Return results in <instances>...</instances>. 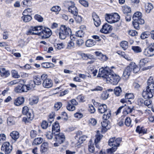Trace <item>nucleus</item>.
Returning <instances> with one entry per match:
<instances>
[{
    "mask_svg": "<svg viewBox=\"0 0 154 154\" xmlns=\"http://www.w3.org/2000/svg\"><path fill=\"white\" fill-rule=\"evenodd\" d=\"M120 17L117 13L106 14V21L109 23H112L117 22L120 20Z\"/></svg>",
    "mask_w": 154,
    "mask_h": 154,
    "instance_id": "39448f33",
    "label": "nucleus"
},
{
    "mask_svg": "<svg viewBox=\"0 0 154 154\" xmlns=\"http://www.w3.org/2000/svg\"><path fill=\"white\" fill-rule=\"evenodd\" d=\"M74 43L73 41L72 40L69 41L67 44V48L68 49H71L74 48Z\"/></svg>",
    "mask_w": 154,
    "mask_h": 154,
    "instance_id": "e2e57ef3",
    "label": "nucleus"
},
{
    "mask_svg": "<svg viewBox=\"0 0 154 154\" xmlns=\"http://www.w3.org/2000/svg\"><path fill=\"white\" fill-rule=\"evenodd\" d=\"M11 73L12 76L14 78L17 79L20 77V75L18 74L17 71L15 70H12Z\"/></svg>",
    "mask_w": 154,
    "mask_h": 154,
    "instance_id": "a19ab883",
    "label": "nucleus"
},
{
    "mask_svg": "<svg viewBox=\"0 0 154 154\" xmlns=\"http://www.w3.org/2000/svg\"><path fill=\"white\" fill-rule=\"evenodd\" d=\"M133 24L134 26V28L137 29H139V24H141L140 23V21H134L133 22Z\"/></svg>",
    "mask_w": 154,
    "mask_h": 154,
    "instance_id": "0e129e2a",
    "label": "nucleus"
},
{
    "mask_svg": "<svg viewBox=\"0 0 154 154\" xmlns=\"http://www.w3.org/2000/svg\"><path fill=\"white\" fill-rule=\"evenodd\" d=\"M147 84L148 86L146 88L154 91V80L152 77H150L147 80Z\"/></svg>",
    "mask_w": 154,
    "mask_h": 154,
    "instance_id": "f3484780",
    "label": "nucleus"
},
{
    "mask_svg": "<svg viewBox=\"0 0 154 154\" xmlns=\"http://www.w3.org/2000/svg\"><path fill=\"white\" fill-rule=\"evenodd\" d=\"M71 29L65 25L61 26L59 32V35L61 39H64L71 33Z\"/></svg>",
    "mask_w": 154,
    "mask_h": 154,
    "instance_id": "7ed1b4c3",
    "label": "nucleus"
},
{
    "mask_svg": "<svg viewBox=\"0 0 154 154\" xmlns=\"http://www.w3.org/2000/svg\"><path fill=\"white\" fill-rule=\"evenodd\" d=\"M131 12V8L128 6H125L123 10V13L125 14H130Z\"/></svg>",
    "mask_w": 154,
    "mask_h": 154,
    "instance_id": "de8ad7c7",
    "label": "nucleus"
},
{
    "mask_svg": "<svg viewBox=\"0 0 154 154\" xmlns=\"http://www.w3.org/2000/svg\"><path fill=\"white\" fill-rule=\"evenodd\" d=\"M132 110L129 107H126L123 111L124 114L125 115L127 114L132 112Z\"/></svg>",
    "mask_w": 154,
    "mask_h": 154,
    "instance_id": "6e6d98bb",
    "label": "nucleus"
},
{
    "mask_svg": "<svg viewBox=\"0 0 154 154\" xmlns=\"http://www.w3.org/2000/svg\"><path fill=\"white\" fill-rule=\"evenodd\" d=\"M80 29H82L81 30H79L76 32V35L77 36L79 37H82L85 34V30L86 29V27L84 25H82L80 27Z\"/></svg>",
    "mask_w": 154,
    "mask_h": 154,
    "instance_id": "412c9836",
    "label": "nucleus"
},
{
    "mask_svg": "<svg viewBox=\"0 0 154 154\" xmlns=\"http://www.w3.org/2000/svg\"><path fill=\"white\" fill-rule=\"evenodd\" d=\"M48 148V144L47 142H44L41 146V151L44 152L47 151Z\"/></svg>",
    "mask_w": 154,
    "mask_h": 154,
    "instance_id": "7c9ffc66",
    "label": "nucleus"
},
{
    "mask_svg": "<svg viewBox=\"0 0 154 154\" xmlns=\"http://www.w3.org/2000/svg\"><path fill=\"white\" fill-rule=\"evenodd\" d=\"M97 77L106 78V67H102L99 69Z\"/></svg>",
    "mask_w": 154,
    "mask_h": 154,
    "instance_id": "aec40b11",
    "label": "nucleus"
},
{
    "mask_svg": "<svg viewBox=\"0 0 154 154\" xmlns=\"http://www.w3.org/2000/svg\"><path fill=\"white\" fill-rule=\"evenodd\" d=\"M0 73L1 76L4 78L8 77L10 75L9 71L6 70L4 68H2L0 69Z\"/></svg>",
    "mask_w": 154,
    "mask_h": 154,
    "instance_id": "b1692460",
    "label": "nucleus"
},
{
    "mask_svg": "<svg viewBox=\"0 0 154 154\" xmlns=\"http://www.w3.org/2000/svg\"><path fill=\"white\" fill-rule=\"evenodd\" d=\"M60 128L59 123L57 122H55L53 124L52 131L53 133H58L60 131Z\"/></svg>",
    "mask_w": 154,
    "mask_h": 154,
    "instance_id": "a878e982",
    "label": "nucleus"
},
{
    "mask_svg": "<svg viewBox=\"0 0 154 154\" xmlns=\"http://www.w3.org/2000/svg\"><path fill=\"white\" fill-rule=\"evenodd\" d=\"M55 140L59 144H60L64 142L65 139V137L62 133H59L58 134H55Z\"/></svg>",
    "mask_w": 154,
    "mask_h": 154,
    "instance_id": "4468645a",
    "label": "nucleus"
},
{
    "mask_svg": "<svg viewBox=\"0 0 154 154\" xmlns=\"http://www.w3.org/2000/svg\"><path fill=\"white\" fill-rule=\"evenodd\" d=\"M152 103V100L149 99H148L144 101V104L149 108L151 106Z\"/></svg>",
    "mask_w": 154,
    "mask_h": 154,
    "instance_id": "13d9d810",
    "label": "nucleus"
},
{
    "mask_svg": "<svg viewBox=\"0 0 154 154\" xmlns=\"http://www.w3.org/2000/svg\"><path fill=\"white\" fill-rule=\"evenodd\" d=\"M131 123V120L129 117H127L125 121V124L127 126H130Z\"/></svg>",
    "mask_w": 154,
    "mask_h": 154,
    "instance_id": "338daca9",
    "label": "nucleus"
},
{
    "mask_svg": "<svg viewBox=\"0 0 154 154\" xmlns=\"http://www.w3.org/2000/svg\"><path fill=\"white\" fill-rule=\"evenodd\" d=\"M53 134L55 135V133H53L52 131L51 132L50 131H47L45 132V135L48 139H51L53 137Z\"/></svg>",
    "mask_w": 154,
    "mask_h": 154,
    "instance_id": "4c0bfd02",
    "label": "nucleus"
},
{
    "mask_svg": "<svg viewBox=\"0 0 154 154\" xmlns=\"http://www.w3.org/2000/svg\"><path fill=\"white\" fill-rule=\"evenodd\" d=\"M86 138V136L85 135H83L81 137H79V140H78L77 146H78L82 143L83 141L85 140Z\"/></svg>",
    "mask_w": 154,
    "mask_h": 154,
    "instance_id": "473e14b6",
    "label": "nucleus"
},
{
    "mask_svg": "<svg viewBox=\"0 0 154 154\" xmlns=\"http://www.w3.org/2000/svg\"><path fill=\"white\" fill-rule=\"evenodd\" d=\"M32 17L29 15L23 16L21 17L22 19L25 22H28L30 21L32 19Z\"/></svg>",
    "mask_w": 154,
    "mask_h": 154,
    "instance_id": "c03bdc74",
    "label": "nucleus"
},
{
    "mask_svg": "<svg viewBox=\"0 0 154 154\" xmlns=\"http://www.w3.org/2000/svg\"><path fill=\"white\" fill-rule=\"evenodd\" d=\"M117 149L116 147L112 146V148L108 149L106 150V152L108 153L111 154L113 152H115Z\"/></svg>",
    "mask_w": 154,
    "mask_h": 154,
    "instance_id": "bf43d9fd",
    "label": "nucleus"
},
{
    "mask_svg": "<svg viewBox=\"0 0 154 154\" xmlns=\"http://www.w3.org/2000/svg\"><path fill=\"white\" fill-rule=\"evenodd\" d=\"M68 9L69 12L73 16L78 14V10L75 6V4L73 2L71 1L69 3Z\"/></svg>",
    "mask_w": 154,
    "mask_h": 154,
    "instance_id": "1a4fd4ad",
    "label": "nucleus"
},
{
    "mask_svg": "<svg viewBox=\"0 0 154 154\" xmlns=\"http://www.w3.org/2000/svg\"><path fill=\"white\" fill-rule=\"evenodd\" d=\"M122 141V138H118L116 139L115 137L110 138L108 142V145L110 146L116 147L119 146Z\"/></svg>",
    "mask_w": 154,
    "mask_h": 154,
    "instance_id": "0eeeda50",
    "label": "nucleus"
},
{
    "mask_svg": "<svg viewBox=\"0 0 154 154\" xmlns=\"http://www.w3.org/2000/svg\"><path fill=\"white\" fill-rule=\"evenodd\" d=\"M103 137V136L99 133V131H97V134L95 135V139L94 140V142L99 143Z\"/></svg>",
    "mask_w": 154,
    "mask_h": 154,
    "instance_id": "72a5a7b5",
    "label": "nucleus"
},
{
    "mask_svg": "<svg viewBox=\"0 0 154 154\" xmlns=\"http://www.w3.org/2000/svg\"><path fill=\"white\" fill-rule=\"evenodd\" d=\"M120 79V78L118 75L115 74L109 68L106 66V83L116 85L118 84Z\"/></svg>",
    "mask_w": 154,
    "mask_h": 154,
    "instance_id": "f03ea898",
    "label": "nucleus"
},
{
    "mask_svg": "<svg viewBox=\"0 0 154 154\" xmlns=\"http://www.w3.org/2000/svg\"><path fill=\"white\" fill-rule=\"evenodd\" d=\"M79 3L85 7H88V2L85 0H79Z\"/></svg>",
    "mask_w": 154,
    "mask_h": 154,
    "instance_id": "774afa93",
    "label": "nucleus"
},
{
    "mask_svg": "<svg viewBox=\"0 0 154 154\" xmlns=\"http://www.w3.org/2000/svg\"><path fill=\"white\" fill-rule=\"evenodd\" d=\"M111 111L109 110H108L109 113L106 115V130L109 129L111 128L110 123L112 121L111 118L110 117L111 115Z\"/></svg>",
    "mask_w": 154,
    "mask_h": 154,
    "instance_id": "4be33fe9",
    "label": "nucleus"
},
{
    "mask_svg": "<svg viewBox=\"0 0 154 154\" xmlns=\"http://www.w3.org/2000/svg\"><path fill=\"white\" fill-rule=\"evenodd\" d=\"M24 101V99L23 97H19L14 100V103L15 105L19 106L23 103Z\"/></svg>",
    "mask_w": 154,
    "mask_h": 154,
    "instance_id": "393cba45",
    "label": "nucleus"
},
{
    "mask_svg": "<svg viewBox=\"0 0 154 154\" xmlns=\"http://www.w3.org/2000/svg\"><path fill=\"white\" fill-rule=\"evenodd\" d=\"M153 6L151 3H147L145 5V9L146 12L149 13L153 9Z\"/></svg>",
    "mask_w": 154,
    "mask_h": 154,
    "instance_id": "c756f323",
    "label": "nucleus"
},
{
    "mask_svg": "<svg viewBox=\"0 0 154 154\" xmlns=\"http://www.w3.org/2000/svg\"><path fill=\"white\" fill-rule=\"evenodd\" d=\"M38 35L41 36L42 38H49L52 34V32L51 29L48 28H44L42 29L39 33H38Z\"/></svg>",
    "mask_w": 154,
    "mask_h": 154,
    "instance_id": "423d86ee",
    "label": "nucleus"
},
{
    "mask_svg": "<svg viewBox=\"0 0 154 154\" xmlns=\"http://www.w3.org/2000/svg\"><path fill=\"white\" fill-rule=\"evenodd\" d=\"M104 106H106V105L105 104H103L101 105H100L99 106L98 110L99 112L102 114L106 112V108Z\"/></svg>",
    "mask_w": 154,
    "mask_h": 154,
    "instance_id": "37998d69",
    "label": "nucleus"
},
{
    "mask_svg": "<svg viewBox=\"0 0 154 154\" xmlns=\"http://www.w3.org/2000/svg\"><path fill=\"white\" fill-rule=\"evenodd\" d=\"M150 33L148 32H143L140 35V37L142 39H145L147 38L149 35Z\"/></svg>",
    "mask_w": 154,
    "mask_h": 154,
    "instance_id": "8fccbe9b",
    "label": "nucleus"
},
{
    "mask_svg": "<svg viewBox=\"0 0 154 154\" xmlns=\"http://www.w3.org/2000/svg\"><path fill=\"white\" fill-rule=\"evenodd\" d=\"M60 8L58 6H54L51 8V11L52 12H55L57 14H58L59 12L60 11Z\"/></svg>",
    "mask_w": 154,
    "mask_h": 154,
    "instance_id": "ea45409f",
    "label": "nucleus"
},
{
    "mask_svg": "<svg viewBox=\"0 0 154 154\" xmlns=\"http://www.w3.org/2000/svg\"><path fill=\"white\" fill-rule=\"evenodd\" d=\"M96 55L99 57V58L101 60H104L106 58V56L103 55L99 51H95L94 52Z\"/></svg>",
    "mask_w": 154,
    "mask_h": 154,
    "instance_id": "f704fd0d",
    "label": "nucleus"
},
{
    "mask_svg": "<svg viewBox=\"0 0 154 154\" xmlns=\"http://www.w3.org/2000/svg\"><path fill=\"white\" fill-rule=\"evenodd\" d=\"M42 85L43 86L46 88H51L53 85V83L52 80L49 79H46L43 81Z\"/></svg>",
    "mask_w": 154,
    "mask_h": 154,
    "instance_id": "a211bd4d",
    "label": "nucleus"
},
{
    "mask_svg": "<svg viewBox=\"0 0 154 154\" xmlns=\"http://www.w3.org/2000/svg\"><path fill=\"white\" fill-rule=\"evenodd\" d=\"M106 116L105 114H104L102 117L103 121L101 122V132L102 133H105L106 131V118H105Z\"/></svg>",
    "mask_w": 154,
    "mask_h": 154,
    "instance_id": "5701e85b",
    "label": "nucleus"
},
{
    "mask_svg": "<svg viewBox=\"0 0 154 154\" xmlns=\"http://www.w3.org/2000/svg\"><path fill=\"white\" fill-rule=\"evenodd\" d=\"M96 42L94 40L90 39L87 40L85 43V45L87 47H91L94 45Z\"/></svg>",
    "mask_w": 154,
    "mask_h": 154,
    "instance_id": "c85d7f7f",
    "label": "nucleus"
},
{
    "mask_svg": "<svg viewBox=\"0 0 154 154\" xmlns=\"http://www.w3.org/2000/svg\"><path fill=\"white\" fill-rule=\"evenodd\" d=\"M121 46L124 50H126L128 47V42L125 41H122L120 44Z\"/></svg>",
    "mask_w": 154,
    "mask_h": 154,
    "instance_id": "09e8293b",
    "label": "nucleus"
},
{
    "mask_svg": "<svg viewBox=\"0 0 154 154\" xmlns=\"http://www.w3.org/2000/svg\"><path fill=\"white\" fill-rule=\"evenodd\" d=\"M140 67L134 63L131 62L129 65L124 69L123 74V79H128L132 71L134 73H137L140 71Z\"/></svg>",
    "mask_w": 154,
    "mask_h": 154,
    "instance_id": "f257e3e1",
    "label": "nucleus"
},
{
    "mask_svg": "<svg viewBox=\"0 0 154 154\" xmlns=\"http://www.w3.org/2000/svg\"><path fill=\"white\" fill-rule=\"evenodd\" d=\"M39 100V98L38 96H33L30 99L29 103L32 105L38 103Z\"/></svg>",
    "mask_w": 154,
    "mask_h": 154,
    "instance_id": "bb28decb",
    "label": "nucleus"
},
{
    "mask_svg": "<svg viewBox=\"0 0 154 154\" xmlns=\"http://www.w3.org/2000/svg\"><path fill=\"white\" fill-rule=\"evenodd\" d=\"M15 91L17 93H20L23 92H26L27 87L26 85H19L16 87L14 89Z\"/></svg>",
    "mask_w": 154,
    "mask_h": 154,
    "instance_id": "dca6fc26",
    "label": "nucleus"
},
{
    "mask_svg": "<svg viewBox=\"0 0 154 154\" xmlns=\"http://www.w3.org/2000/svg\"><path fill=\"white\" fill-rule=\"evenodd\" d=\"M22 113L26 116L24 117L23 119V121L26 123L30 122L33 118V115L29 112V109L27 106H25L23 108Z\"/></svg>",
    "mask_w": 154,
    "mask_h": 154,
    "instance_id": "20e7f679",
    "label": "nucleus"
},
{
    "mask_svg": "<svg viewBox=\"0 0 154 154\" xmlns=\"http://www.w3.org/2000/svg\"><path fill=\"white\" fill-rule=\"evenodd\" d=\"M88 146V150L89 152H93L94 150V147L91 140H90L89 141Z\"/></svg>",
    "mask_w": 154,
    "mask_h": 154,
    "instance_id": "e433bc0d",
    "label": "nucleus"
},
{
    "mask_svg": "<svg viewBox=\"0 0 154 154\" xmlns=\"http://www.w3.org/2000/svg\"><path fill=\"white\" fill-rule=\"evenodd\" d=\"M33 81L34 82V84L37 85H40L42 83L40 77L38 76H35Z\"/></svg>",
    "mask_w": 154,
    "mask_h": 154,
    "instance_id": "58836bf2",
    "label": "nucleus"
},
{
    "mask_svg": "<svg viewBox=\"0 0 154 154\" xmlns=\"http://www.w3.org/2000/svg\"><path fill=\"white\" fill-rule=\"evenodd\" d=\"M15 119L13 117H9L7 119V122L8 125L11 126L15 123Z\"/></svg>",
    "mask_w": 154,
    "mask_h": 154,
    "instance_id": "2f4dec72",
    "label": "nucleus"
},
{
    "mask_svg": "<svg viewBox=\"0 0 154 154\" xmlns=\"http://www.w3.org/2000/svg\"><path fill=\"white\" fill-rule=\"evenodd\" d=\"M42 29V26H41L32 27V29L29 31L28 33L32 35H38V33H39V31H41Z\"/></svg>",
    "mask_w": 154,
    "mask_h": 154,
    "instance_id": "f8f14e48",
    "label": "nucleus"
},
{
    "mask_svg": "<svg viewBox=\"0 0 154 154\" xmlns=\"http://www.w3.org/2000/svg\"><path fill=\"white\" fill-rule=\"evenodd\" d=\"M66 108L69 111H73L75 109V107L74 106L71 104L70 102H68L66 106Z\"/></svg>",
    "mask_w": 154,
    "mask_h": 154,
    "instance_id": "a18cd8bd",
    "label": "nucleus"
},
{
    "mask_svg": "<svg viewBox=\"0 0 154 154\" xmlns=\"http://www.w3.org/2000/svg\"><path fill=\"white\" fill-rule=\"evenodd\" d=\"M35 19L39 22H42L43 20V18L41 15L38 14H36L34 16Z\"/></svg>",
    "mask_w": 154,
    "mask_h": 154,
    "instance_id": "3c124183",
    "label": "nucleus"
},
{
    "mask_svg": "<svg viewBox=\"0 0 154 154\" xmlns=\"http://www.w3.org/2000/svg\"><path fill=\"white\" fill-rule=\"evenodd\" d=\"M1 150L3 151L5 154L10 153L12 149L11 145L9 142H6L4 143L2 146Z\"/></svg>",
    "mask_w": 154,
    "mask_h": 154,
    "instance_id": "6e6552de",
    "label": "nucleus"
},
{
    "mask_svg": "<svg viewBox=\"0 0 154 154\" xmlns=\"http://www.w3.org/2000/svg\"><path fill=\"white\" fill-rule=\"evenodd\" d=\"M143 54L147 57H150L154 55V48L149 47L145 49L143 52Z\"/></svg>",
    "mask_w": 154,
    "mask_h": 154,
    "instance_id": "ddd939ff",
    "label": "nucleus"
},
{
    "mask_svg": "<svg viewBox=\"0 0 154 154\" xmlns=\"http://www.w3.org/2000/svg\"><path fill=\"white\" fill-rule=\"evenodd\" d=\"M97 123V120L94 118L90 119L89 121V124L90 125L95 126Z\"/></svg>",
    "mask_w": 154,
    "mask_h": 154,
    "instance_id": "864d4df0",
    "label": "nucleus"
},
{
    "mask_svg": "<svg viewBox=\"0 0 154 154\" xmlns=\"http://www.w3.org/2000/svg\"><path fill=\"white\" fill-rule=\"evenodd\" d=\"M10 136L14 142H16L20 137V134L17 131H13L10 133Z\"/></svg>",
    "mask_w": 154,
    "mask_h": 154,
    "instance_id": "6ab92c4d",
    "label": "nucleus"
},
{
    "mask_svg": "<svg viewBox=\"0 0 154 154\" xmlns=\"http://www.w3.org/2000/svg\"><path fill=\"white\" fill-rule=\"evenodd\" d=\"M131 49L136 53H140L142 51L141 48L138 46H132Z\"/></svg>",
    "mask_w": 154,
    "mask_h": 154,
    "instance_id": "79ce46f5",
    "label": "nucleus"
},
{
    "mask_svg": "<svg viewBox=\"0 0 154 154\" xmlns=\"http://www.w3.org/2000/svg\"><path fill=\"white\" fill-rule=\"evenodd\" d=\"M147 62L146 59H142L139 62V65L140 67L143 66Z\"/></svg>",
    "mask_w": 154,
    "mask_h": 154,
    "instance_id": "680f3d73",
    "label": "nucleus"
},
{
    "mask_svg": "<svg viewBox=\"0 0 154 154\" xmlns=\"http://www.w3.org/2000/svg\"><path fill=\"white\" fill-rule=\"evenodd\" d=\"M94 25L96 26H99L100 24V20L98 16L95 13L93 12L92 14Z\"/></svg>",
    "mask_w": 154,
    "mask_h": 154,
    "instance_id": "2eb2a0df",
    "label": "nucleus"
},
{
    "mask_svg": "<svg viewBox=\"0 0 154 154\" xmlns=\"http://www.w3.org/2000/svg\"><path fill=\"white\" fill-rule=\"evenodd\" d=\"M43 141V139L41 137H38L35 138L34 140L33 143V145H39Z\"/></svg>",
    "mask_w": 154,
    "mask_h": 154,
    "instance_id": "c9c22d12",
    "label": "nucleus"
},
{
    "mask_svg": "<svg viewBox=\"0 0 154 154\" xmlns=\"http://www.w3.org/2000/svg\"><path fill=\"white\" fill-rule=\"evenodd\" d=\"M35 85H36L34 84V82L32 81H31L29 83V84L26 85L27 91L31 89L34 88L35 86Z\"/></svg>",
    "mask_w": 154,
    "mask_h": 154,
    "instance_id": "49530a36",
    "label": "nucleus"
},
{
    "mask_svg": "<svg viewBox=\"0 0 154 154\" xmlns=\"http://www.w3.org/2000/svg\"><path fill=\"white\" fill-rule=\"evenodd\" d=\"M41 65L42 67L45 68H52L55 66L54 64L49 62L43 63H42Z\"/></svg>",
    "mask_w": 154,
    "mask_h": 154,
    "instance_id": "cd10ccee",
    "label": "nucleus"
},
{
    "mask_svg": "<svg viewBox=\"0 0 154 154\" xmlns=\"http://www.w3.org/2000/svg\"><path fill=\"white\" fill-rule=\"evenodd\" d=\"M55 48L58 50H60L64 47V45L63 43H61L60 44H57L56 45H54Z\"/></svg>",
    "mask_w": 154,
    "mask_h": 154,
    "instance_id": "69168bd1",
    "label": "nucleus"
},
{
    "mask_svg": "<svg viewBox=\"0 0 154 154\" xmlns=\"http://www.w3.org/2000/svg\"><path fill=\"white\" fill-rule=\"evenodd\" d=\"M114 91L115 94L117 96H119L122 90L120 87H116L114 89Z\"/></svg>",
    "mask_w": 154,
    "mask_h": 154,
    "instance_id": "4d7b16f0",
    "label": "nucleus"
},
{
    "mask_svg": "<svg viewBox=\"0 0 154 154\" xmlns=\"http://www.w3.org/2000/svg\"><path fill=\"white\" fill-rule=\"evenodd\" d=\"M62 104L60 102H57L55 103L54 106V109L55 110L57 111L62 106Z\"/></svg>",
    "mask_w": 154,
    "mask_h": 154,
    "instance_id": "603ef678",
    "label": "nucleus"
},
{
    "mask_svg": "<svg viewBox=\"0 0 154 154\" xmlns=\"http://www.w3.org/2000/svg\"><path fill=\"white\" fill-rule=\"evenodd\" d=\"M142 13L140 12H137L133 14L132 18L134 21H140L141 24L144 23V20L142 18Z\"/></svg>",
    "mask_w": 154,
    "mask_h": 154,
    "instance_id": "9d476101",
    "label": "nucleus"
},
{
    "mask_svg": "<svg viewBox=\"0 0 154 154\" xmlns=\"http://www.w3.org/2000/svg\"><path fill=\"white\" fill-rule=\"evenodd\" d=\"M154 94V91H151L150 89L146 88L145 90H144L142 93L143 97L145 98H152Z\"/></svg>",
    "mask_w": 154,
    "mask_h": 154,
    "instance_id": "9b49d317",
    "label": "nucleus"
},
{
    "mask_svg": "<svg viewBox=\"0 0 154 154\" xmlns=\"http://www.w3.org/2000/svg\"><path fill=\"white\" fill-rule=\"evenodd\" d=\"M73 16L74 18L77 23H80L82 21V17L81 16L78 15V14Z\"/></svg>",
    "mask_w": 154,
    "mask_h": 154,
    "instance_id": "5fc2aeb1",
    "label": "nucleus"
},
{
    "mask_svg": "<svg viewBox=\"0 0 154 154\" xmlns=\"http://www.w3.org/2000/svg\"><path fill=\"white\" fill-rule=\"evenodd\" d=\"M38 134L37 131L35 130H32L31 131L30 133V137L32 138H33L35 137Z\"/></svg>",
    "mask_w": 154,
    "mask_h": 154,
    "instance_id": "052dcab7",
    "label": "nucleus"
}]
</instances>
